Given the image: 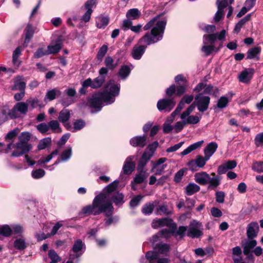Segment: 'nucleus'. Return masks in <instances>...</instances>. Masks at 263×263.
I'll use <instances>...</instances> for the list:
<instances>
[{"label":"nucleus","mask_w":263,"mask_h":263,"mask_svg":"<svg viewBox=\"0 0 263 263\" xmlns=\"http://www.w3.org/2000/svg\"><path fill=\"white\" fill-rule=\"evenodd\" d=\"M9 109L8 107L4 106L0 108V125L4 123L8 119Z\"/></svg>","instance_id":"44"},{"label":"nucleus","mask_w":263,"mask_h":263,"mask_svg":"<svg viewBox=\"0 0 263 263\" xmlns=\"http://www.w3.org/2000/svg\"><path fill=\"white\" fill-rule=\"evenodd\" d=\"M236 165H219L218 168V173L219 174L226 173L228 170H232L235 167Z\"/></svg>","instance_id":"64"},{"label":"nucleus","mask_w":263,"mask_h":263,"mask_svg":"<svg viewBox=\"0 0 263 263\" xmlns=\"http://www.w3.org/2000/svg\"><path fill=\"white\" fill-rule=\"evenodd\" d=\"M257 245L256 240L250 239L247 241L246 245L243 247V253L245 255H248L251 252V250L253 249Z\"/></svg>","instance_id":"38"},{"label":"nucleus","mask_w":263,"mask_h":263,"mask_svg":"<svg viewBox=\"0 0 263 263\" xmlns=\"http://www.w3.org/2000/svg\"><path fill=\"white\" fill-rule=\"evenodd\" d=\"M158 146L159 143L157 141L149 144L144 149L138 164H146L148 163Z\"/></svg>","instance_id":"5"},{"label":"nucleus","mask_w":263,"mask_h":263,"mask_svg":"<svg viewBox=\"0 0 263 263\" xmlns=\"http://www.w3.org/2000/svg\"><path fill=\"white\" fill-rule=\"evenodd\" d=\"M71 111V110L67 109H63L59 113L58 117L59 120L64 125V126L65 124H69V123H67V122L70 118Z\"/></svg>","instance_id":"23"},{"label":"nucleus","mask_w":263,"mask_h":263,"mask_svg":"<svg viewBox=\"0 0 263 263\" xmlns=\"http://www.w3.org/2000/svg\"><path fill=\"white\" fill-rule=\"evenodd\" d=\"M200 190V186L194 183H189L185 187V192L187 196H191Z\"/></svg>","instance_id":"37"},{"label":"nucleus","mask_w":263,"mask_h":263,"mask_svg":"<svg viewBox=\"0 0 263 263\" xmlns=\"http://www.w3.org/2000/svg\"><path fill=\"white\" fill-rule=\"evenodd\" d=\"M147 136L145 134L135 136L129 140L130 144L134 147L143 148L147 145Z\"/></svg>","instance_id":"14"},{"label":"nucleus","mask_w":263,"mask_h":263,"mask_svg":"<svg viewBox=\"0 0 263 263\" xmlns=\"http://www.w3.org/2000/svg\"><path fill=\"white\" fill-rule=\"evenodd\" d=\"M85 126V122L81 120H77L73 122V127H72L70 124H65V127L67 130L72 132L81 130Z\"/></svg>","instance_id":"21"},{"label":"nucleus","mask_w":263,"mask_h":263,"mask_svg":"<svg viewBox=\"0 0 263 263\" xmlns=\"http://www.w3.org/2000/svg\"><path fill=\"white\" fill-rule=\"evenodd\" d=\"M107 197L106 194L104 193H100L97 195L91 204L82 208V213L85 215L96 216L103 213L106 216L109 217L112 215L114 210L112 203L120 207L125 202L124 194L119 191L115 192L110 195L109 197L110 200H107Z\"/></svg>","instance_id":"2"},{"label":"nucleus","mask_w":263,"mask_h":263,"mask_svg":"<svg viewBox=\"0 0 263 263\" xmlns=\"http://www.w3.org/2000/svg\"><path fill=\"white\" fill-rule=\"evenodd\" d=\"M107 50L108 47L106 45H103L99 48L97 55V58L98 61H102L103 57L107 53Z\"/></svg>","instance_id":"48"},{"label":"nucleus","mask_w":263,"mask_h":263,"mask_svg":"<svg viewBox=\"0 0 263 263\" xmlns=\"http://www.w3.org/2000/svg\"><path fill=\"white\" fill-rule=\"evenodd\" d=\"M176 102L173 98H163L158 100L157 107L162 113L170 112L175 107Z\"/></svg>","instance_id":"8"},{"label":"nucleus","mask_w":263,"mask_h":263,"mask_svg":"<svg viewBox=\"0 0 263 263\" xmlns=\"http://www.w3.org/2000/svg\"><path fill=\"white\" fill-rule=\"evenodd\" d=\"M49 129L50 128L53 132H61L60 124L57 120H51L48 122Z\"/></svg>","instance_id":"54"},{"label":"nucleus","mask_w":263,"mask_h":263,"mask_svg":"<svg viewBox=\"0 0 263 263\" xmlns=\"http://www.w3.org/2000/svg\"><path fill=\"white\" fill-rule=\"evenodd\" d=\"M120 84L115 83V80H110L105 84L104 89L92 96L89 100L92 113L100 111L103 106L115 102L116 98L119 95Z\"/></svg>","instance_id":"3"},{"label":"nucleus","mask_w":263,"mask_h":263,"mask_svg":"<svg viewBox=\"0 0 263 263\" xmlns=\"http://www.w3.org/2000/svg\"><path fill=\"white\" fill-rule=\"evenodd\" d=\"M170 228L171 230H168L166 229H162L160 231L159 234L165 238H170L171 235L174 236L175 230H176L177 229V224L176 223H173L172 226H171V227Z\"/></svg>","instance_id":"34"},{"label":"nucleus","mask_w":263,"mask_h":263,"mask_svg":"<svg viewBox=\"0 0 263 263\" xmlns=\"http://www.w3.org/2000/svg\"><path fill=\"white\" fill-rule=\"evenodd\" d=\"M36 128L39 132L42 134H46L49 130V126L45 123H42L36 126Z\"/></svg>","instance_id":"57"},{"label":"nucleus","mask_w":263,"mask_h":263,"mask_svg":"<svg viewBox=\"0 0 263 263\" xmlns=\"http://www.w3.org/2000/svg\"><path fill=\"white\" fill-rule=\"evenodd\" d=\"M142 196L138 195L133 198L129 202V206L132 208H135L139 205L142 199Z\"/></svg>","instance_id":"60"},{"label":"nucleus","mask_w":263,"mask_h":263,"mask_svg":"<svg viewBox=\"0 0 263 263\" xmlns=\"http://www.w3.org/2000/svg\"><path fill=\"white\" fill-rule=\"evenodd\" d=\"M160 15H157L151 20L143 27V29L147 31L140 40L139 43L143 42L146 45H135L131 51L130 55L136 60H139L145 52L147 45H150L161 41L163 36L166 25V20H158Z\"/></svg>","instance_id":"1"},{"label":"nucleus","mask_w":263,"mask_h":263,"mask_svg":"<svg viewBox=\"0 0 263 263\" xmlns=\"http://www.w3.org/2000/svg\"><path fill=\"white\" fill-rule=\"evenodd\" d=\"M46 55H48L47 50H45L44 47H40L34 52L33 57L34 59H39Z\"/></svg>","instance_id":"56"},{"label":"nucleus","mask_w":263,"mask_h":263,"mask_svg":"<svg viewBox=\"0 0 263 263\" xmlns=\"http://www.w3.org/2000/svg\"><path fill=\"white\" fill-rule=\"evenodd\" d=\"M229 100L227 97L222 96L218 100L217 106L219 108L226 107L228 103Z\"/></svg>","instance_id":"62"},{"label":"nucleus","mask_w":263,"mask_h":263,"mask_svg":"<svg viewBox=\"0 0 263 263\" xmlns=\"http://www.w3.org/2000/svg\"><path fill=\"white\" fill-rule=\"evenodd\" d=\"M203 140H201L190 145L186 148H185L182 152H181V155H186L190 153L191 152H192V151L200 147L202 144L203 143Z\"/></svg>","instance_id":"25"},{"label":"nucleus","mask_w":263,"mask_h":263,"mask_svg":"<svg viewBox=\"0 0 263 263\" xmlns=\"http://www.w3.org/2000/svg\"><path fill=\"white\" fill-rule=\"evenodd\" d=\"M159 202L160 201L159 200H156L153 202H149L146 203L142 208V213L145 215L151 214L153 213L155 206L158 205Z\"/></svg>","instance_id":"19"},{"label":"nucleus","mask_w":263,"mask_h":263,"mask_svg":"<svg viewBox=\"0 0 263 263\" xmlns=\"http://www.w3.org/2000/svg\"><path fill=\"white\" fill-rule=\"evenodd\" d=\"M59 153V150L58 149H55L54 150L51 154L46 156H42L39 160V164H44L45 163L49 162L53 157L58 155Z\"/></svg>","instance_id":"33"},{"label":"nucleus","mask_w":263,"mask_h":263,"mask_svg":"<svg viewBox=\"0 0 263 263\" xmlns=\"http://www.w3.org/2000/svg\"><path fill=\"white\" fill-rule=\"evenodd\" d=\"M254 143L256 147L263 146V132L259 133L255 136Z\"/></svg>","instance_id":"58"},{"label":"nucleus","mask_w":263,"mask_h":263,"mask_svg":"<svg viewBox=\"0 0 263 263\" xmlns=\"http://www.w3.org/2000/svg\"><path fill=\"white\" fill-rule=\"evenodd\" d=\"M26 88V82L23 76H17L16 77L12 89L14 90H25Z\"/></svg>","instance_id":"20"},{"label":"nucleus","mask_w":263,"mask_h":263,"mask_svg":"<svg viewBox=\"0 0 263 263\" xmlns=\"http://www.w3.org/2000/svg\"><path fill=\"white\" fill-rule=\"evenodd\" d=\"M153 223L155 224L153 226L155 228V227H160L163 226L171 227L172 224L175 223L173 222V220L171 218H163L154 220Z\"/></svg>","instance_id":"22"},{"label":"nucleus","mask_w":263,"mask_h":263,"mask_svg":"<svg viewBox=\"0 0 263 263\" xmlns=\"http://www.w3.org/2000/svg\"><path fill=\"white\" fill-rule=\"evenodd\" d=\"M61 93V91L56 88H54L52 90H48L46 92V94L44 98V101L45 102L47 101H52L56 98L57 96H60Z\"/></svg>","instance_id":"32"},{"label":"nucleus","mask_w":263,"mask_h":263,"mask_svg":"<svg viewBox=\"0 0 263 263\" xmlns=\"http://www.w3.org/2000/svg\"><path fill=\"white\" fill-rule=\"evenodd\" d=\"M201 117L197 116L189 115L185 119L186 124H196L199 122Z\"/></svg>","instance_id":"49"},{"label":"nucleus","mask_w":263,"mask_h":263,"mask_svg":"<svg viewBox=\"0 0 263 263\" xmlns=\"http://www.w3.org/2000/svg\"><path fill=\"white\" fill-rule=\"evenodd\" d=\"M51 138L46 137L41 139L37 145V148L39 150H43L50 146L51 144Z\"/></svg>","instance_id":"40"},{"label":"nucleus","mask_w":263,"mask_h":263,"mask_svg":"<svg viewBox=\"0 0 263 263\" xmlns=\"http://www.w3.org/2000/svg\"><path fill=\"white\" fill-rule=\"evenodd\" d=\"M25 43L26 44V46L29 43L30 40L32 37L34 30L32 26L30 24H28L26 26L25 30Z\"/></svg>","instance_id":"39"},{"label":"nucleus","mask_w":263,"mask_h":263,"mask_svg":"<svg viewBox=\"0 0 263 263\" xmlns=\"http://www.w3.org/2000/svg\"><path fill=\"white\" fill-rule=\"evenodd\" d=\"M134 66L132 64L122 65L119 69L117 76L122 80H125L130 75Z\"/></svg>","instance_id":"16"},{"label":"nucleus","mask_w":263,"mask_h":263,"mask_svg":"<svg viewBox=\"0 0 263 263\" xmlns=\"http://www.w3.org/2000/svg\"><path fill=\"white\" fill-rule=\"evenodd\" d=\"M201 227V223L194 220L192 221L189 226L187 236L192 238L200 237L203 235V232L200 230Z\"/></svg>","instance_id":"9"},{"label":"nucleus","mask_w":263,"mask_h":263,"mask_svg":"<svg viewBox=\"0 0 263 263\" xmlns=\"http://www.w3.org/2000/svg\"><path fill=\"white\" fill-rule=\"evenodd\" d=\"M187 231V227L185 226H180L178 228V229L175 230V233L174 234V236L176 237L177 236H179L180 239L183 238L185 235V233Z\"/></svg>","instance_id":"50"},{"label":"nucleus","mask_w":263,"mask_h":263,"mask_svg":"<svg viewBox=\"0 0 263 263\" xmlns=\"http://www.w3.org/2000/svg\"><path fill=\"white\" fill-rule=\"evenodd\" d=\"M144 166L145 165H138L137 167L138 173L136 175L134 180L131 182L132 188L134 191L136 190L135 185L143 183L148 176Z\"/></svg>","instance_id":"11"},{"label":"nucleus","mask_w":263,"mask_h":263,"mask_svg":"<svg viewBox=\"0 0 263 263\" xmlns=\"http://www.w3.org/2000/svg\"><path fill=\"white\" fill-rule=\"evenodd\" d=\"M62 47V44L60 42L55 43V44H51L47 46V52L48 54H55L58 53Z\"/></svg>","instance_id":"29"},{"label":"nucleus","mask_w":263,"mask_h":263,"mask_svg":"<svg viewBox=\"0 0 263 263\" xmlns=\"http://www.w3.org/2000/svg\"><path fill=\"white\" fill-rule=\"evenodd\" d=\"M155 213L157 215L164 214L170 215L172 214V211L168 209V206L165 202L159 204L156 209Z\"/></svg>","instance_id":"26"},{"label":"nucleus","mask_w":263,"mask_h":263,"mask_svg":"<svg viewBox=\"0 0 263 263\" xmlns=\"http://www.w3.org/2000/svg\"><path fill=\"white\" fill-rule=\"evenodd\" d=\"M45 174L44 170L43 169H37L32 171L31 175L34 179H39L43 177Z\"/></svg>","instance_id":"61"},{"label":"nucleus","mask_w":263,"mask_h":263,"mask_svg":"<svg viewBox=\"0 0 263 263\" xmlns=\"http://www.w3.org/2000/svg\"><path fill=\"white\" fill-rule=\"evenodd\" d=\"M195 106V104H194V102L193 104L190 105L187 108V109L180 115V118L182 120L185 119L186 118L193 112Z\"/></svg>","instance_id":"53"},{"label":"nucleus","mask_w":263,"mask_h":263,"mask_svg":"<svg viewBox=\"0 0 263 263\" xmlns=\"http://www.w3.org/2000/svg\"><path fill=\"white\" fill-rule=\"evenodd\" d=\"M119 184V181L115 180L108 184L104 190V192L107 194H112L116 190Z\"/></svg>","instance_id":"47"},{"label":"nucleus","mask_w":263,"mask_h":263,"mask_svg":"<svg viewBox=\"0 0 263 263\" xmlns=\"http://www.w3.org/2000/svg\"><path fill=\"white\" fill-rule=\"evenodd\" d=\"M22 49L20 47H17L13 51L12 54V62L14 66L18 67L22 63V61L19 60V57L21 54Z\"/></svg>","instance_id":"28"},{"label":"nucleus","mask_w":263,"mask_h":263,"mask_svg":"<svg viewBox=\"0 0 263 263\" xmlns=\"http://www.w3.org/2000/svg\"><path fill=\"white\" fill-rule=\"evenodd\" d=\"M255 70L252 68H246L238 76L239 81L243 83H248L252 79Z\"/></svg>","instance_id":"15"},{"label":"nucleus","mask_w":263,"mask_h":263,"mask_svg":"<svg viewBox=\"0 0 263 263\" xmlns=\"http://www.w3.org/2000/svg\"><path fill=\"white\" fill-rule=\"evenodd\" d=\"M106 77L99 76L92 80V88L97 89L101 87L105 82Z\"/></svg>","instance_id":"43"},{"label":"nucleus","mask_w":263,"mask_h":263,"mask_svg":"<svg viewBox=\"0 0 263 263\" xmlns=\"http://www.w3.org/2000/svg\"><path fill=\"white\" fill-rule=\"evenodd\" d=\"M15 147L16 148V149L12 152L11 156L18 157L28 153L30 150H31L32 148V145L31 144H26L18 141L15 144Z\"/></svg>","instance_id":"12"},{"label":"nucleus","mask_w":263,"mask_h":263,"mask_svg":"<svg viewBox=\"0 0 263 263\" xmlns=\"http://www.w3.org/2000/svg\"><path fill=\"white\" fill-rule=\"evenodd\" d=\"M155 249L158 250L161 254H165L170 251V245L165 243H158L156 244Z\"/></svg>","instance_id":"41"},{"label":"nucleus","mask_w":263,"mask_h":263,"mask_svg":"<svg viewBox=\"0 0 263 263\" xmlns=\"http://www.w3.org/2000/svg\"><path fill=\"white\" fill-rule=\"evenodd\" d=\"M261 48L259 46H255L249 49L247 53V59H254L256 61L259 60V55L261 53Z\"/></svg>","instance_id":"18"},{"label":"nucleus","mask_w":263,"mask_h":263,"mask_svg":"<svg viewBox=\"0 0 263 263\" xmlns=\"http://www.w3.org/2000/svg\"><path fill=\"white\" fill-rule=\"evenodd\" d=\"M12 234L11 228L7 224L0 227V235L4 237H9Z\"/></svg>","instance_id":"46"},{"label":"nucleus","mask_w":263,"mask_h":263,"mask_svg":"<svg viewBox=\"0 0 263 263\" xmlns=\"http://www.w3.org/2000/svg\"><path fill=\"white\" fill-rule=\"evenodd\" d=\"M251 17V14H248L244 17L241 18L235 26L234 31L236 33H238L243 26L248 22Z\"/></svg>","instance_id":"36"},{"label":"nucleus","mask_w":263,"mask_h":263,"mask_svg":"<svg viewBox=\"0 0 263 263\" xmlns=\"http://www.w3.org/2000/svg\"><path fill=\"white\" fill-rule=\"evenodd\" d=\"M30 138L31 134L28 132L21 133L18 137V141L26 144H29L28 142Z\"/></svg>","instance_id":"45"},{"label":"nucleus","mask_w":263,"mask_h":263,"mask_svg":"<svg viewBox=\"0 0 263 263\" xmlns=\"http://www.w3.org/2000/svg\"><path fill=\"white\" fill-rule=\"evenodd\" d=\"M141 15V13L138 9L132 8L127 11L126 16L128 19L136 20L139 19Z\"/></svg>","instance_id":"27"},{"label":"nucleus","mask_w":263,"mask_h":263,"mask_svg":"<svg viewBox=\"0 0 263 263\" xmlns=\"http://www.w3.org/2000/svg\"><path fill=\"white\" fill-rule=\"evenodd\" d=\"M28 110V104L24 102L17 103L9 110V115L11 119H16L20 117V114L25 115Z\"/></svg>","instance_id":"7"},{"label":"nucleus","mask_w":263,"mask_h":263,"mask_svg":"<svg viewBox=\"0 0 263 263\" xmlns=\"http://www.w3.org/2000/svg\"><path fill=\"white\" fill-rule=\"evenodd\" d=\"M226 31L224 29L222 30L220 32L204 34L203 36V44L210 43L213 45L217 40L224 41L226 38Z\"/></svg>","instance_id":"10"},{"label":"nucleus","mask_w":263,"mask_h":263,"mask_svg":"<svg viewBox=\"0 0 263 263\" xmlns=\"http://www.w3.org/2000/svg\"><path fill=\"white\" fill-rule=\"evenodd\" d=\"M217 148L218 144L216 142L209 143L204 149V156L198 155L195 160L189 162L187 164H205Z\"/></svg>","instance_id":"4"},{"label":"nucleus","mask_w":263,"mask_h":263,"mask_svg":"<svg viewBox=\"0 0 263 263\" xmlns=\"http://www.w3.org/2000/svg\"><path fill=\"white\" fill-rule=\"evenodd\" d=\"M210 100V97L204 96L202 93H199L195 97L194 104L199 112H204L209 108Z\"/></svg>","instance_id":"6"},{"label":"nucleus","mask_w":263,"mask_h":263,"mask_svg":"<svg viewBox=\"0 0 263 263\" xmlns=\"http://www.w3.org/2000/svg\"><path fill=\"white\" fill-rule=\"evenodd\" d=\"M104 64L106 66L105 67L109 70H114L117 66V64L114 63V61L112 57H107L104 61Z\"/></svg>","instance_id":"51"},{"label":"nucleus","mask_w":263,"mask_h":263,"mask_svg":"<svg viewBox=\"0 0 263 263\" xmlns=\"http://www.w3.org/2000/svg\"><path fill=\"white\" fill-rule=\"evenodd\" d=\"M83 246V244L82 241L81 239H77L74 241L72 250L73 252L77 253L82 250Z\"/></svg>","instance_id":"63"},{"label":"nucleus","mask_w":263,"mask_h":263,"mask_svg":"<svg viewBox=\"0 0 263 263\" xmlns=\"http://www.w3.org/2000/svg\"><path fill=\"white\" fill-rule=\"evenodd\" d=\"M214 49L215 47L213 45H208L207 44H204L201 48V51L208 56L214 51Z\"/></svg>","instance_id":"59"},{"label":"nucleus","mask_w":263,"mask_h":263,"mask_svg":"<svg viewBox=\"0 0 263 263\" xmlns=\"http://www.w3.org/2000/svg\"><path fill=\"white\" fill-rule=\"evenodd\" d=\"M71 155V148L69 147L61 153L60 155V160H57L53 164H58L61 162H65L68 160L70 158Z\"/></svg>","instance_id":"30"},{"label":"nucleus","mask_w":263,"mask_h":263,"mask_svg":"<svg viewBox=\"0 0 263 263\" xmlns=\"http://www.w3.org/2000/svg\"><path fill=\"white\" fill-rule=\"evenodd\" d=\"M200 28L204 32L208 33H213L216 30V26L214 25H200Z\"/></svg>","instance_id":"55"},{"label":"nucleus","mask_w":263,"mask_h":263,"mask_svg":"<svg viewBox=\"0 0 263 263\" xmlns=\"http://www.w3.org/2000/svg\"><path fill=\"white\" fill-rule=\"evenodd\" d=\"M109 21L107 16L100 15L96 18V26L99 29H104L108 24Z\"/></svg>","instance_id":"24"},{"label":"nucleus","mask_w":263,"mask_h":263,"mask_svg":"<svg viewBox=\"0 0 263 263\" xmlns=\"http://www.w3.org/2000/svg\"><path fill=\"white\" fill-rule=\"evenodd\" d=\"M48 255L51 260L50 263H58L62 260L61 257L53 249H50L48 251Z\"/></svg>","instance_id":"42"},{"label":"nucleus","mask_w":263,"mask_h":263,"mask_svg":"<svg viewBox=\"0 0 263 263\" xmlns=\"http://www.w3.org/2000/svg\"><path fill=\"white\" fill-rule=\"evenodd\" d=\"M208 183L210 184L208 188L211 190H214L220 184V180L217 178L210 177L209 176Z\"/></svg>","instance_id":"52"},{"label":"nucleus","mask_w":263,"mask_h":263,"mask_svg":"<svg viewBox=\"0 0 263 263\" xmlns=\"http://www.w3.org/2000/svg\"><path fill=\"white\" fill-rule=\"evenodd\" d=\"M13 246L16 250L22 251L27 247L28 244L24 238H20L15 240Z\"/></svg>","instance_id":"35"},{"label":"nucleus","mask_w":263,"mask_h":263,"mask_svg":"<svg viewBox=\"0 0 263 263\" xmlns=\"http://www.w3.org/2000/svg\"><path fill=\"white\" fill-rule=\"evenodd\" d=\"M97 3V0H88L84 4V8L86 10V12L82 16L81 20L85 23L89 21L92 9L94 8Z\"/></svg>","instance_id":"13"},{"label":"nucleus","mask_w":263,"mask_h":263,"mask_svg":"<svg viewBox=\"0 0 263 263\" xmlns=\"http://www.w3.org/2000/svg\"><path fill=\"white\" fill-rule=\"evenodd\" d=\"M259 226L256 222H251L247 227V235L249 239H253L257 235Z\"/></svg>","instance_id":"17"},{"label":"nucleus","mask_w":263,"mask_h":263,"mask_svg":"<svg viewBox=\"0 0 263 263\" xmlns=\"http://www.w3.org/2000/svg\"><path fill=\"white\" fill-rule=\"evenodd\" d=\"M195 177L196 181L201 185H205L208 183L209 175L206 173L196 174Z\"/></svg>","instance_id":"31"}]
</instances>
